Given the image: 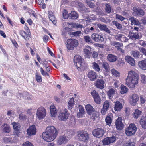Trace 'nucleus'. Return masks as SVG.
<instances>
[{
    "label": "nucleus",
    "mask_w": 146,
    "mask_h": 146,
    "mask_svg": "<svg viewBox=\"0 0 146 146\" xmlns=\"http://www.w3.org/2000/svg\"><path fill=\"white\" fill-rule=\"evenodd\" d=\"M138 75L134 71H129L128 76L126 79V84L129 87L133 88L138 83Z\"/></svg>",
    "instance_id": "1"
},
{
    "label": "nucleus",
    "mask_w": 146,
    "mask_h": 146,
    "mask_svg": "<svg viewBox=\"0 0 146 146\" xmlns=\"http://www.w3.org/2000/svg\"><path fill=\"white\" fill-rule=\"evenodd\" d=\"M74 61L75 66L78 70L81 71L84 68L85 66L84 60L81 56L79 55L75 56Z\"/></svg>",
    "instance_id": "2"
},
{
    "label": "nucleus",
    "mask_w": 146,
    "mask_h": 146,
    "mask_svg": "<svg viewBox=\"0 0 146 146\" xmlns=\"http://www.w3.org/2000/svg\"><path fill=\"white\" fill-rule=\"evenodd\" d=\"M79 140L84 142H87L89 139V135L86 131L80 130L77 132Z\"/></svg>",
    "instance_id": "3"
},
{
    "label": "nucleus",
    "mask_w": 146,
    "mask_h": 146,
    "mask_svg": "<svg viewBox=\"0 0 146 146\" xmlns=\"http://www.w3.org/2000/svg\"><path fill=\"white\" fill-rule=\"evenodd\" d=\"M66 47L68 49L72 50L78 44V41L75 39H68L67 41Z\"/></svg>",
    "instance_id": "4"
},
{
    "label": "nucleus",
    "mask_w": 146,
    "mask_h": 146,
    "mask_svg": "<svg viewBox=\"0 0 146 146\" xmlns=\"http://www.w3.org/2000/svg\"><path fill=\"white\" fill-rule=\"evenodd\" d=\"M69 115V113L67 110L64 108L60 111L58 116V119L60 121H66L68 118Z\"/></svg>",
    "instance_id": "5"
},
{
    "label": "nucleus",
    "mask_w": 146,
    "mask_h": 146,
    "mask_svg": "<svg viewBox=\"0 0 146 146\" xmlns=\"http://www.w3.org/2000/svg\"><path fill=\"white\" fill-rule=\"evenodd\" d=\"M136 130L137 128L135 125L134 124H131L126 129L125 133L128 136H131L135 133Z\"/></svg>",
    "instance_id": "6"
},
{
    "label": "nucleus",
    "mask_w": 146,
    "mask_h": 146,
    "mask_svg": "<svg viewBox=\"0 0 146 146\" xmlns=\"http://www.w3.org/2000/svg\"><path fill=\"white\" fill-rule=\"evenodd\" d=\"M56 137L55 134L54 135H51L50 133H49L45 132H43L42 134V138L45 141L48 142L53 141Z\"/></svg>",
    "instance_id": "7"
},
{
    "label": "nucleus",
    "mask_w": 146,
    "mask_h": 146,
    "mask_svg": "<svg viewBox=\"0 0 146 146\" xmlns=\"http://www.w3.org/2000/svg\"><path fill=\"white\" fill-rule=\"evenodd\" d=\"M92 133L94 137L100 138L103 136L105 133V131L102 128H97L94 129Z\"/></svg>",
    "instance_id": "8"
},
{
    "label": "nucleus",
    "mask_w": 146,
    "mask_h": 146,
    "mask_svg": "<svg viewBox=\"0 0 146 146\" xmlns=\"http://www.w3.org/2000/svg\"><path fill=\"white\" fill-rule=\"evenodd\" d=\"M128 36L132 40H135L137 39H138L141 38L142 35L141 33L130 31L129 32Z\"/></svg>",
    "instance_id": "9"
},
{
    "label": "nucleus",
    "mask_w": 146,
    "mask_h": 146,
    "mask_svg": "<svg viewBox=\"0 0 146 146\" xmlns=\"http://www.w3.org/2000/svg\"><path fill=\"white\" fill-rule=\"evenodd\" d=\"M46 115V111L44 108L41 107L37 110L36 115L39 119L44 118Z\"/></svg>",
    "instance_id": "10"
},
{
    "label": "nucleus",
    "mask_w": 146,
    "mask_h": 146,
    "mask_svg": "<svg viewBox=\"0 0 146 146\" xmlns=\"http://www.w3.org/2000/svg\"><path fill=\"white\" fill-rule=\"evenodd\" d=\"M85 108L88 114L90 115H92V116L91 117V119L95 120L96 117V114L94 113L93 107L90 104H88L86 105Z\"/></svg>",
    "instance_id": "11"
},
{
    "label": "nucleus",
    "mask_w": 146,
    "mask_h": 146,
    "mask_svg": "<svg viewBox=\"0 0 146 146\" xmlns=\"http://www.w3.org/2000/svg\"><path fill=\"white\" fill-rule=\"evenodd\" d=\"M133 14L135 16L141 17L144 14V12L143 10L141 9H138L136 7H133Z\"/></svg>",
    "instance_id": "12"
},
{
    "label": "nucleus",
    "mask_w": 146,
    "mask_h": 146,
    "mask_svg": "<svg viewBox=\"0 0 146 146\" xmlns=\"http://www.w3.org/2000/svg\"><path fill=\"white\" fill-rule=\"evenodd\" d=\"M92 38L94 41L99 42H102L104 40V38L102 35L97 33H93L91 35Z\"/></svg>",
    "instance_id": "13"
},
{
    "label": "nucleus",
    "mask_w": 146,
    "mask_h": 146,
    "mask_svg": "<svg viewBox=\"0 0 146 146\" xmlns=\"http://www.w3.org/2000/svg\"><path fill=\"white\" fill-rule=\"evenodd\" d=\"M45 132L49 133H50L51 135H54V134H56V136L58 133V131L53 126H49L47 127L46 128Z\"/></svg>",
    "instance_id": "14"
},
{
    "label": "nucleus",
    "mask_w": 146,
    "mask_h": 146,
    "mask_svg": "<svg viewBox=\"0 0 146 146\" xmlns=\"http://www.w3.org/2000/svg\"><path fill=\"white\" fill-rule=\"evenodd\" d=\"M116 137L115 136H112L111 137H106L102 140L103 145H108L111 143H113L115 141Z\"/></svg>",
    "instance_id": "15"
},
{
    "label": "nucleus",
    "mask_w": 146,
    "mask_h": 146,
    "mask_svg": "<svg viewBox=\"0 0 146 146\" xmlns=\"http://www.w3.org/2000/svg\"><path fill=\"white\" fill-rule=\"evenodd\" d=\"M139 100V97L135 94H133L130 98L129 102L133 106H135Z\"/></svg>",
    "instance_id": "16"
},
{
    "label": "nucleus",
    "mask_w": 146,
    "mask_h": 146,
    "mask_svg": "<svg viewBox=\"0 0 146 146\" xmlns=\"http://www.w3.org/2000/svg\"><path fill=\"white\" fill-rule=\"evenodd\" d=\"M122 119L119 117L116 120L115 122L116 127L118 130H121L123 127V124L122 122Z\"/></svg>",
    "instance_id": "17"
},
{
    "label": "nucleus",
    "mask_w": 146,
    "mask_h": 146,
    "mask_svg": "<svg viewBox=\"0 0 146 146\" xmlns=\"http://www.w3.org/2000/svg\"><path fill=\"white\" fill-rule=\"evenodd\" d=\"M12 124L13 126L14 131V132L16 135L18 136L19 135V130L21 126L18 123L13 122Z\"/></svg>",
    "instance_id": "18"
},
{
    "label": "nucleus",
    "mask_w": 146,
    "mask_h": 146,
    "mask_svg": "<svg viewBox=\"0 0 146 146\" xmlns=\"http://www.w3.org/2000/svg\"><path fill=\"white\" fill-rule=\"evenodd\" d=\"M104 83L105 82L103 80L98 79L94 83V84L98 88L102 89L104 87Z\"/></svg>",
    "instance_id": "19"
},
{
    "label": "nucleus",
    "mask_w": 146,
    "mask_h": 146,
    "mask_svg": "<svg viewBox=\"0 0 146 146\" xmlns=\"http://www.w3.org/2000/svg\"><path fill=\"white\" fill-rule=\"evenodd\" d=\"M27 132L28 135L30 136L35 135L36 132L35 126L33 125L30 127L27 130Z\"/></svg>",
    "instance_id": "20"
},
{
    "label": "nucleus",
    "mask_w": 146,
    "mask_h": 146,
    "mask_svg": "<svg viewBox=\"0 0 146 146\" xmlns=\"http://www.w3.org/2000/svg\"><path fill=\"white\" fill-rule=\"evenodd\" d=\"M68 139L65 135H64L60 136L58 139L57 143L58 145H61L62 144L66 143L68 141Z\"/></svg>",
    "instance_id": "21"
},
{
    "label": "nucleus",
    "mask_w": 146,
    "mask_h": 146,
    "mask_svg": "<svg viewBox=\"0 0 146 146\" xmlns=\"http://www.w3.org/2000/svg\"><path fill=\"white\" fill-rule=\"evenodd\" d=\"M87 76L91 80L94 81L96 79L97 75L95 72L90 70L88 72Z\"/></svg>",
    "instance_id": "22"
},
{
    "label": "nucleus",
    "mask_w": 146,
    "mask_h": 146,
    "mask_svg": "<svg viewBox=\"0 0 146 146\" xmlns=\"http://www.w3.org/2000/svg\"><path fill=\"white\" fill-rule=\"evenodd\" d=\"M97 27L100 29L101 31H104L107 32V33L110 34L111 31L110 30L108 29L107 26L104 24L102 25L100 23H98L97 25Z\"/></svg>",
    "instance_id": "23"
},
{
    "label": "nucleus",
    "mask_w": 146,
    "mask_h": 146,
    "mask_svg": "<svg viewBox=\"0 0 146 146\" xmlns=\"http://www.w3.org/2000/svg\"><path fill=\"white\" fill-rule=\"evenodd\" d=\"M125 59L130 65L131 66H134L135 64V62L134 59L131 57L127 56H125Z\"/></svg>",
    "instance_id": "24"
},
{
    "label": "nucleus",
    "mask_w": 146,
    "mask_h": 146,
    "mask_svg": "<svg viewBox=\"0 0 146 146\" xmlns=\"http://www.w3.org/2000/svg\"><path fill=\"white\" fill-rule=\"evenodd\" d=\"M114 110L115 111H120L123 107L122 104L119 101L114 102Z\"/></svg>",
    "instance_id": "25"
},
{
    "label": "nucleus",
    "mask_w": 146,
    "mask_h": 146,
    "mask_svg": "<svg viewBox=\"0 0 146 146\" xmlns=\"http://www.w3.org/2000/svg\"><path fill=\"white\" fill-rule=\"evenodd\" d=\"M117 59V56L111 54H108L107 56V59L110 62H114Z\"/></svg>",
    "instance_id": "26"
},
{
    "label": "nucleus",
    "mask_w": 146,
    "mask_h": 146,
    "mask_svg": "<svg viewBox=\"0 0 146 146\" xmlns=\"http://www.w3.org/2000/svg\"><path fill=\"white\" fill-rule=\"evenodd\" d=\"M50 111L51 115L53 117H55L57 114V111L54 105H51L50 106Z\"/></svg>",
    "instance_id": "27"
},
{
    "label": "nucleus",
    "mask_w": 146,
    "mask_h": 146,
    "mask_svg": "<svg viewBox=\"0 0 146 146\" xmlns=\"http://www.w3.org/2000/svg\"><path fill=\"white\" fill-rule=\"evenodd\" d=\"M139 68L143 70H146V59L140 61L138 62Z\"/></svg>",
    "instance_id": "28"
},
{
    "label": "nucleus",
    "mask_w": 146,
    "mask_h": 146,
    "mask_svg": "<svg viewBox=\"0 0 146 146\" xmlns=\"http://www.w3.org/2000/svg\"><path fill=\"white\" fill-rule=\"evenodd\" d=\"M115 89L111 88L107 92V94L110 99H112L115 95Z\"/></svg>",
    "instance_id": "29"
},
{
    "label": "nucleus",
    "mask_w": 146,
    "mask_h": 146,
    "mask_svg": "<svg viewBox=\"0 0 146 146\" xmlns=\"http://www.w3.org/2000/svg\"><path fill=\"white\" fill-rule=\"evenodd\" d=\"M104 4L105 5V12L107 13L110 14L111 11V7L109 3H104Z\"/></svg>",
    "instance_id": "30"
},
{
    "label": "nucleus",
    "mask_w": 146,
    "mask_h": 146,
    "mask_svg": "<svg viewBox=\"0 0 146 146\" xmlns=\"http://www.w3.org/2000/svg\"><path fill=\"white\" fill-rule=\"evenodd\" d=\"M129 20L131 21L132 25L134 24L137 25H140V23L138 20L133 17H130Z\"/></svg>",
    "instance_id": "31"
},
{
    "label": "nucleus",
    "mask_w": 146,
    "mask_h": 146,
    "mask_svg": "<svg viewBox=\"0 0 146 146\" xmlns=\"http://www.w3.org/2000/svg\"><path fill=\"white\" fill-rule=\"evenodd\" d=\"M78 13L74 11L71 12L69 17L70 19H75L78 18Z\"/></svg>",
    "instance_id": "32"
},
{
    "label": "nucleus",
    "mask_w": 146,
    "mask_h": 146,
    "mask_svg": "<svg viewBox=\"0 0 146 146\" xmlns=\"http://www.w3.org/2000/svg\"><path fill=\"white\" fill-rule=\"evenodd\" d=\"M131 54L135 58H141L142 57V54L140 52L137 51H131Z\"/></svg>",
    "instance_id": "33"
},
{
    "label": "nucleus",
    "mask_w": 146,
    "mask_h": 146,
    "mask_svg": "<svg viewBox=\"0 0 146 146\" xmlns=\"http://www.w3.org/2000/svg\"><path fill=\"white\" fill-rule=\"evenodd\" d=\"M140 123L143 128L146 129V117H141Z\"/></svg>",
    "instance_id": "34"
},
{
    "label": "nucleus",
    "mask_w": 146,
    "mask_h": 146,
    "mask_svg": "<svg viewBox=\"0 0 146 146\" xmlns=\"http://www.w3.org/2000/svg\"><path fill=\"white\" fill-rule=\"evenodd\" d=\"M110 44L112 46H115L117 50L121 47L122 45V44L115 41L111 42L110 43Z\"/></svg>",
    "instance_id": "35"
},
{
    "label": "nucleus",
    "mask_w": 146,
    "mask_h": 146,
    "mask_svg": "<svg viewBox=\"0 0 146 146\" xmlns=\"http://www.w3.org/2000/svg\"><path fill=\"white\" fill-rule=\"evenodd\" d=\"M102 67L104 68L106 72H108L110 70V66L109 64L106 62L102 63Z\"/></svg>",
    "instance_id": "36"
},
{
    "label": "nucleus",
    "mask_w": 146,
    "mask_h": 146,
    "mask_svg": "<svg viewBox=\"0 0 146 146\" xmlns=\"http://www.w3.org/2000/svg\"><path fill=\"white\" fill-rule=\"evenodd\" d=\"M135 143L133 140L130 139L124 144L123 146H135Z\"/></svg>",
    "instance_id": "37"
},
{
    "label": "nucleus",
    "mask_w": 146,
    "mask_h": 146,
    "mask_svg": "<svg viewBox=\"0 0 146 146\" xmlns=\"http://www.w3.org/2000/svg\"><path fill=\"white\" fill-rule=\"evenodd\" d=\"M74 100L73 98H70L68 104V107L69 109H71L73 106L74 105Z\"/></svg>",
    "instance_id": "38"
},
{
    "label": "nucleus",
    "mask_w": 146,
    "mask_h": 146,
    "mask_svg": "<svg viewBox=\"0 0 146 146\" xmlns=\"http://www.w3.org/2000/svg\"><path fill=\"white\" fill-rule=\"evenodd\" d=\"M84 39L85 42L88 44L93 43V41L90 37L88 35L85 36H84Z\"/></svg>",
    "instance_id": "39"
},
{
    "label": "nucleus",
    "mask_w": 146,
    "mask_h": 146,
    "mask_svg": "<svg viewBox=\"0 0 146 146\" xmlns=\"http://www.w3.org/2000/svg\"><path fill=\"white\" fill-rule=\"evenodd\" d=\"M84 53L85 54L86 57L90 58V57L91 53L89 49L85 48L84 50Z\"/></svg>",
    "instance_id": "40"
},
{
    "label": "nucleus",
    "mask_w": 146,
    "mask_h": 146,
    "mask_svg": "<svg viewBox=\"0 0 146 146\" xmlns=\"http://www.w3.org/2000/svg\"><path fill=\"white\" fill-rule=\"evenodd\" d=\"M141 111L137 109L136 110L134 113L133 116L134 118L137 119L140 115Z\"/></svg>",
    "instance_id": "41"
},
{
    "label": "nucleus",
    "mask_w": 146,
    "mask_h": 146,
    "mask_svg": "<svg viewBox=\"0 0 146 146\" xmlns=\"http://www.w3.org/2000/svg\"><path fill=\"white\" fill-rule=\"evenodd\" d=\"M19 33L20 35L25 40H26L27 37H28V35L24 31L20 30L19 31Z\"/></svg>",
    "instance_id": "42"
},
{
    "label": "nucleus",
    "mask_w": 146,
    "mask_h": 146,
    "mask_svg": "<svg viewBox=\"0 0 146 146\" xmlns=\"http://www.w3.org/2000/svg\"><path fill=\"white\" fill-rule=\"evenodd\" d=\"M49 18L52 23L54 25L56 23V20L54 16L52 14H49Z\"/></svg>",
    "instance_id": "43"
},
{
    "label": "nucleus",
    "mask_w": 146,
    "mask_h": 146,
    "mask_svg": "<svg viewBox=\"0 0 146 146\" xmlns=\"http://www.w3.org/2000/svg\"><path fill=\"white\" fill-rule=\"evenodd\" d=\"M81 33L82 32L81 31H78L71 33L70 35L72 37H78L80 36V35Z\"/></svg>",
    "instance_id": "44"
},
{
    "label": "nucleus",
    "mask_w": 146,
    "mask_h": 146,
    "mask_svg": "<svg viewBox=\"0 0 146 146\" xmlns=\"http://www.w3.org/2000/svg\"><path fill=\"white\" fill-rule=\"evenodd\" d=\"M92 66L94 69L97 72H99L100 70V68L98 64L95 62L92 63Z\"/></svg>",
    "instance_id": "45"
},
{
    "label": "nucleus",
    "mask_w": 146,
    "mask_h": 146,
    "mask_svg": "<svg viewBox=\"0 0 146 146\" xmlns=\"http://www.w3.org/2000/svg\"><path fill=\"white\" fill-rule=\"evenodd\" d=\"M112 23L113 25H115L118 29L119 30H121L122 29V26L121 24L116 21H113Z\"/></svg>",
    "instance_id": "46"
},
{
    "label": "nucleus",
    "mask_w": 146,
    "mask_h": 146,
    "mask_svg": "<svg viewBox=\"0 0 146 146\" xmlns=\"http://www.w3.org/2000/svg\"><path fill=\"white\" fill-rule=\"evenodd\" d=\"M73 134V132L71 130H67L64 135H65L67 138L72 136Z\"/></svg>",
    "instance_id": "47"
},
{
    "label": "nucleus",
    "mask_w": 146,
    "mask_h": 146,
    "mask_svg": "<svg viewBox=\"0 0 146 146\" xmlns=\"http://www.w3.org/2000/svg\"><path fill=\"white\" fill-rule=\"evenodd\" d=\"M111 72L112 74L116 77H119V73L115 69H112Z\"/></svg>",
    "instance_id": "48"
},
{
    "label": "nucleus",
    "mask_w": 146,
    "mask_h": 146,
    "mask_svg": "<svg viewBox=\"0 0 146 146\" xmlns=\"http://www.w3.org/2000/svg\"><path fill=\"white\" fill-rule=\"evenodd\" d=\"M100 21L105 23H107L110 21V19L108 17H101L100 18Z\"/></svg>",
    "instance_id": "49"
},
{
    "label": "nucleus",
    "mask_w": 146,
    "mask_h": 146,
    "mask_svg": "<svg viewBox=\"0 0 146 146\" xmlns=\"http://www.w3.org/2000/svg\"><path fill=\"white\" fill-rule=\"evenodd\" d=\"M127 88L125 86H121V87L120 92L122 94H124L127 92Z\"/></svg>",
    "instance_id": "50"
},
{
    "label": "nucleus",
    "mask_w": 146,
    "mask_h": 146,
    "mask_svg": "<svg viewBox=\"0 0 146 146\" xmlns=\"http://www.w3.org/2000/svg\"><path fill=\"white\" fill-rule=\"evenodd\" d=\"M105 121L107 125H110L112 122V119L111 118L109 117H107L105 119Z\"/></svg>",
    "instance_id": "51"
},
{
    "label": "nucleus",
    "mask_w": 146,
    "mask_h": 146,
    "mask_svg": "<svg viewBox=\"0 0 146 146\" xmlns=\"http://www.w3.org/2000/svg\"><path fill=\"white\" fill-rule=\"evenodd\" d=\"M4 127L3 128L4 131L6 133H9L10 131V129L9 125L7 124L4 125Z\"/></svg>",
    "instance_id": "52"
},
{
    "label": "nucleus",
    "mask_w": 146,
    "mask_h": 146,
    "mask_svg": "<svg viewBox=\"0 0 146 146\" xmlns=\"http://www.w3.org/2000/svg\"><path fill=\"white\" fill-rule=\"evenodd\" d=\"M89 17L90 18H88L89 21H92L95 20L96 19V16L94 14H90Z\"/></svg>",
    "instance_id": "53"
},
{
    "label": "nucleus",
    "mask_w": 146,
    "mask_h": 146,
    "mask_svg": "<svg viewBox=\"0 0 146 146\" xmlns=\"http://www.w3.org/2000/svg\"><path fill=\"white\" fill-rule=\"evenodd\" d=\"M36 78L37 81L38 82H40L42 81V79L41 76L38 73H36Z\"/></svg>",
    "instance_id": "54"
},
{
    "label": "nucleus",
    "mask_w": 146,
    "mask_h": 146,
    "mask_svg": "<svg viewBox=\"0 0 146 146\" xmlns=\"http://www.w3.org/2000/svg\"><path fill=\"white\" fill-rule=\"evenodd\" d=\"M72 27L73 28H82L83 27L82 25L76 23L72 24Z\"/></svg>",
    "instance_id": "55"
},
{
    "label": "nucleus",
    "mask_w": 146,
    "mask_h": 146,
    "mask_svg": "<svg viewBox=\"0 0 146 146\" xmlns=\"http://www.w3.org/2000/svg\"><path fill=\"white\" fill-rule=\"evenodd\" d=\"M62 15L63 17L65 19H67L69 17V15L68 11L65 9H64Z\"/></svg>",
    "instance_id": "56"
},
{
    "label": "nucleus",
    "mask_w": 146,
    "mask_h": 146,
    "mask_svg": "<svg viewBox=\"0 0 146 146\" xmlns=\"http://www.w3.org/2000/svg\"><path fill=\"white\" fill-rule=\"evenodd\" d=\"M110 106V103L108 101H106L105 102L104 104L103 105V108L107 110H108Z\"/></svg>",
    "instance_id": "57"
},
{
    "label": "nucleus",
    "mask_w": 146,
    "mask_h": 146,
    "mask_svg": "<svg viewBox=\"0 0 146 146\" xmlns=\"http://www.w3.org/2000/svg\"><path fill=\"white\" fill-rule=\"evenodd\" d=\"M40 71L41 72V74L43 76H46L49 77V76L48 73L47 72L44 71L42 67H41L40 68Z\"/></svg>",
    "instance_id": "58"
},
{
    "label": "nucleus",
    "mask_w": 146,
    "mask_h": 146,
    "mask_svg": "<svg viewBox=\"0 0 146 146\" xmlns=\"http://www.w3.org/2000/svg\"><path fill=\"white\" fill-rule=\"evenodd\" d=\"M19 118L20 120H24L27 119V117L25 115L21 113L19 115Z\"/></svg>",
    "instance_id": "59"
},
{
    "label": "nucleus",
    "mask_w": 146,
    "mask_h": 146,
    "mask_svg": "<svg viewBox=\"0 0 146 146\" xmlns=\"http://www.w3.org/2000/svg\"><path fill=\"white\" fill-rule=\"evenodd\" d=\"M94 98V101L96 104H99L101 102V100L99 96H97V97Z\"/></svg>",
    "instance_id": "60"
},
{
    "label": "nucleus",
    "mask_w": 146,
    "mask_h": 146,
    "mask_svg": "<svg viewBox=\"0 0 146 146\" xmlns=\"http://www.w3.org/2000/svg\"><path fill=\"white\" fill-rule=\"evenodd\" d=\"M91 94L94 98L99 96L98 93L94 90H93L91 92Z\"/></svg>",
    "instance_id": "61"
},
{
    "label": "nucleus",
    "mask_w": 146,
    "mask_h": 146,
    "mask_svg": "<svg viewBox=\"0 0 146 146\" xmlns=\"http://www.w3.org/2000/svg\"><path fill=\"white\" fill-rule=\"evenodd\" d=\"M141 81L143 83H146V76L144 74H141Z\"/></svg>",
    "instance_id": "62"
},
{
    "label": "nucleus",
    "mask_w": 146,
    "mask_h": 146,
    "mask_svg": "<svg viewBox=\"0 0 146 146\" xmlns=\"http://www.w3.org/2000/svg\"><path fill=\"white\" fill-rule=\"evenodd\" d=\"M139 50L143 54L146 56V49L143 47H141L139 48Z\"/></svg>",
    "instance_id": "63"
},
{
    "label": "nucleus",
    "mask_w": 146,
    "mask_h": 146,
    "mask_svg": "<svg viewBox=\"0 0 146 146\" xmlns=\"http://www.w3.org/2000/svg\"><path fill=\"white\" fill-rule=\"evenodd\" d=\"M87 4L89 7L91 8H93L95 6L94 4L92 3L90 1H88L87 2Z\"/></svg>",
    "instance_id": "64"
}]
</instances>
